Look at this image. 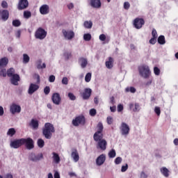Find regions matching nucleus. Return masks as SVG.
<instances>
[{"instance_id":"62","label":"nucleus","mask_w":178,"mask_h":178,"mask_svg":"<svg viewBox=\"0 0 178 178\" xmlns=\"http://www.w3.org/2000/svg\"><path fill=\"white\" fill-rule=\"evenodd\" d=\"M122 111H123V105L119 104L118 106V112H122Z\"/></svg>"},{"instance_id":"60","label":"nucleus","mask_w":178,"mask_h":178,"mask_svg":"<svg viewBox=\"0 0 178 178\" xmlns=\"http://www.w3.org/2000/svg\"><path fill=\"white\" fill-rule=\"evenodd\" d=\"M20 35H22V31L20 30L17 31V32L15 33L16 38H20Z\"/></svg>"},{"instance_id":"31","label":"nucleus","mask_w":178,"mask_h":178,"mask_svg":"<svg viewBox=\"0 0 178 178\" xmlns=\"http://www.w3.org/2000/svg\"><path fill=\"white\" fill-rule=\"evenodd\" d=\"M160 171L165 177H169V170L166 167L161 168Z\"/></svg>"},{"instance_id":"15","label":"nucleus","mask_w":178,"mask_h":178,"mask_svg":"<svg viewBox=\"0 0 178 178\" xmlns=\"http://www.w3.org/2000/svg\"><path fill=\"white\" fill-rule=\"evenodd\" d=\"M40 15H48L50 12L49 6L48 4H43L40 7Z\"/></svg>"},{"instance_id":"4","label":"nucleus","mask_w":178,"mask_h":178,"mask_svg":"<svg viewBox=\"0 0 178 178\" xmlns=\"http://www.w3.org/2000/svg\"><path fill=\"white\" fill-rule=\"evenodd\" d=\"M47 31L44 29L40 27L35 32V38L37 40H44L45 37H47Z\"/></svg>"},{"instance_id":"16","label":"nucleus","mask_w":178,"mask_h":178,"mask_svg":"<svg viewBox=\"0 0 178 178\" xmlns=\"http://www.w3.org/2000/svg\"><path fill=\"white\" fill-rule=\"evenodd\" d=\"M106 161V156L105 154H101L96 159V164L97 166H101L105 163Z\"/></svg>"},{"instance_id":"18","label":"nucleus","mask_w":178,"mask_h":178,"mask_svg":"<svg viewBox=\"0 0 178 178\" xmlns=\"http://www.w3.org/2000/svg\"><path fill=\"white\" fill-rule=\"evenodd\" d=\"M38 88H40L38 85L35 83H31L28 90V94H29V95H33V93L35 92Z\"/></svg>"},{"instance_id":"28","label":"nucleus","mask_w":178,"mask_h":178,"mask_svg":"<svg viewBox=\"0 0 178 178\" xmlns=\"http://www.w3.org/2000/svg\"><path fill=\"white\" fill-rule=\"evenodd\" d=\"M1 19L3 20V22H6V20L9 19V11L7 10H3L1 12Z\"/></svg>"},{"instance_id":"50","label":"nucleus","mask_w":178,"mask_h":178,"mask_svg":"<svg viewBox=\"0 0 178 178\" xmlns=\"http://www.w3.org/2000/svg\"><path fill=\"white\" fill-rule=\"evenodd\" d=\"M50 92H51V88H49V86H46L44 88V92L45 95H48V94H49Z\"/></svg>"},{"instance_id":"63","label":"nucleus","mask_w":178,"mask_h":178,"mask_svg":"<svg viewBox=\"0 0 178 178\" xmlns=\"http://www.w3.org/2000/svg\"><path fill=\"white\" fill-rule=\"evenodd\" d=\"M1 6H2V8H8V2L5 1H2Z\"/></svg>"},{"instance_id":"44","label":"nucleus","mask_w":178,"mask_h":178,"mask_svg":"<svg viewBox=\"0 0 178 178\" xmlns=\"http://www.w3.org/2000/svg\"><path fill=\"white\" fill-rule=\"evenodd\" d=\"M83 40L85 41H90L91 40V34H90V33H85L83 35Z\"/></svg>"},{"instance_id":"23","label":"nucleus","mask_w":178,"mask_h":178,"mask_svg":"<svg viewBox=\"0 0 178 178\" xmlns=\"http://www.w3.org/2000/svg\"><path fill=\"white\" fill-rule=\"evenodd\" d=\"M93 138L96 142L101 141V140H104V135L102 134V132L97 131L94 134Z\"/></svg>"},{"instance_id":"38","label":"nucleus","mask_w":178,"mask_h":178,"mask_svg":"<svg viewBox=\"0 0 178 178\" xmlns=\"http://www.w3.org/2000/svg\"><path fill=\"white\" fill-rule=\"evenodd\" d=\"M136 91V90L134 87H127L125 88V92H131L132 94H134Z\"/></svg>"},{"instance_id":"30","label":"nucleus","mask_w":178,"mask_h":178,"mask_svg":"<svg viewBox=\"0 0 178 178\" xmlns=\"http://www.w3.org/2000/svg\"><path fill=\"white\" fill-rule=\"evenodd\" d=\"M29 62H30V56H28L27 54H24L22 55V63H24V65H27Z\"/></svg>"},{"instance_id":"22","label":"nucleus","mask_w":178,"mask_h":178,"mask_svg":"<svg viewBox=\"0 0 178 178\" xmlns=\"http://www.w3.org/2000/svg\"><path fill=\"white\" fill-rule=\"evenodd\" d=\"M29 126L31 129H33V130H37L39 126L38 120L32 119L29 123Z\"/></svg>"},{"instance_id":"58","label":"nucleus","mask_w":178,"mask_h":178,"mask_svg":"<svg viewBox=\"0 0 178 178\" xmlns=\"http://www.w3.org/2000/svg\"><path fill=\"white\" fill-rule=\"evenodd\" d=\"M99 39L100 41H105V40H106V35H105V34H101L99 37Z\"/></svg>"},{"instance_id":"53","label":"nucleus","mask_w":178,"mask_h":178,"mask_svg":"<svg viewBox=\"0 0 178 178\" xmlns=\"http://www.w3.org/2000/svg\"><path fill=\"white\" fill-rule=\"evenodd\" d=\"M154 112L156 113L157 116H159L161 115V108L156 106L154 108Z\"/></svg>"},{"instance_id":"3","label":"nucleus","mask_w":178,"mask_h":178,"mask_svg":"<svg viewBox=\"0 0 178 178\" xmlns=\"http://www.w3.org/2000/svg\"><path fill=\"white\" fill-rule=\"evenodd\" d=\"M120 130L122 136L127 137L130 133V127L129 124H127V123L122 122L120 127Z\"/></svg>"},{"instance_id":"6","label":"nucleus","mask_w":178,"mask_h":178,"mask_svg":"<svg viewBox=\"0 0 178 178\" xmlns=\"http://www.w3.org/2000/svg\"><path fill=\"white\" fill-rule=\"evenodd\" d=\"M44 155L42 153H40L38 154H35V153H31L29 155V160L31 162H38L41 161V159H43Z\"/></svg>"},{"instance_id":"32","label":"nucleus","mask_w":178,"mask_h":178,"mask_svg":"<svg viewBox=\"0 0 178 178\" xmlns=\"http://www.w3.org/2000/svg\"><path fill=\"white\" fill-rule=\"evenodd\" d=\"M16 134V130L15 128H10L8 129L7 132V136H9L10 137H13Z\"/></svg>"},{"instance_id":"61","label":"nucleus","mask_w":178,"mask_h":178,"mask_svg":"<svg viewBox=\"0 0 178 178\" xmlns=\"http://www.w3.org/2000/svg\"><path fill=\"white\" fill-rule=\"evenodd\" d=\"M129 8H130V3L127 1L124 3V9H129Z\"/></svg>"},{"instance_id":"7","label":"nucleus","mask_w":178,"mask_h":178,"mask_svg":"<svg viewBox=\"0 0 178 178\" xmlns=\"http://www.w3.org/2000/svg\"><path fill=\"white\" fill-rule=\"evenodd\" d=\"M24 140L23 138L21 139H15L14 140L10 141V147L11 148H14L15 149H17V148H20L22 145H23V142Z\"/></svg>"},{"instance_id":"13","label":"nucleus","mask_w":178,"mask_h":178,"mask_svg":"<svg viewBox=\"0 0 178 178\" xmlns=\"http://www.w3.org/2000/svg\"><path fill=\"white\" fill-rule=\"evenodd\" d=\"M92 92V90L90 88H86L83 90L82 92V98L83 99H89L91 97V93Z\"/></svg>"},{"instance_id":"42","label":"nucleus","mask_w":178,"mask_h":178,"mask_svg":"<svg viewBox=\"0 0 178 178\" xmlns=\"http://www.w3.org/2000/svg\"><path fill=\"white\" fill-rule=\"evenodd\" d=\"M24 17L25 19H30V17H31V12H30V11H24Z\"/></svg>"},{"instance_id":"37","label":"nucleus","mask_w":178,"mask_h":178,"mask_svg":"<svg viewBox=\"0 0 178 178\" xmlns=\"http://www.w3.org/2000/svg\"><path fill=\"white\" fill-rule=\"evenodd\" d=\"M13 26L14 27H20L22 26V22L19 19H15L13 21Z\"/></svg>"},{"instance_id":"45","label":"nucleus","mask_w":178,"mask_h":178,"mask_svg":"<svg viewBox=\"0 0 178 178\" xmlns=\"http://www.w3.org/2000/svg\"><path fill=\"white\" fill-rule=\"evenodd\" d=\"M154 73L155 76H159L161 74V70L158 68V67H154Z\"/></svg>"},{"instance_id":"27","label":"nucleus","mask_w":178,"mask_h":178,"mask_svg":"<svg viewBox=\"0 0 178 178\" xmlns=\"http://www.w3.org/2000/svg\"><path fill=\"white\" fill-rule=\"evenodd\" d=\"M36 67L37 69H45V67H47V65L45 64V63H42V60L39 59L36 61Z\"/></svg>"},{"instance_id":"33","label":"nucleus","mask_w":178,"mask_h":178,"mask_svg":"<svg viewBox=\"0 0 178 178\" xmlns=\"http://www.w3.org/2000/svg\"><path fill=\"white\" fill-rule=\"evenodd\" d=\"M159 44H160L161 45H164V44H165V36L163 35H160L159 38H158V40H157Z\"/></svg>"},{"instance_id":"34","label":"nucleus","mask_w":178,"mask_h":178,"mask_svg":"<svg viewBox=\"0 0 178 178\" xmlns=\"http://www.w3.org/2000/svg\"><path fill=\"white\" fill-rule=\"evenodd\" d=\"M83 26L86 29H91L92 27V22L91 21H86L83 23Z\"/></svg>"},{"instance_id":"9","label":"nucleus","mask_w":178,"mask_h":178,"mask_svg":"<svg viewBox=\"0 0 178 178\" xmlns=\"http://www.w3.org/2000/svg\"><path fill=\"white\" fill-rule=\"evenodd\" d=\"M24 140L23 145H25L26 149H33L34 148V140L31 138H22Z\"/></svg>"},{"instance_id":"8","label":"nucleus","mask_w":178,"mask_h":178,"mask_svg":"<svg viewBox=\"0 0 178 178\" xmlns=\"http://www.w3.org/2000/svg\"><path fill=\"white\" fill-rule=\"evenodd\" d=\"M62 33L65 40L70 41L74 38V32L73 31L63 29Z\"/></svg>"},{"instance_id":"48","label":"nucleus","mask_w":178,"mask_h":178,"mask_svg":"<svg viewBox=\"0 0 178 178\" xmlns=\"http://www.w3.org/2000/svg\"><path fill=\"white\" fill-rule=\"evenodd\" d=\"M140 111V104L138 103H136L134 105V108H133L134 112H139Z\"/></svg>"},{"instance_id":"19","label":"nucleus","mask_w":178,"mask_h":178,"mask_svg":"<svg viewBox=\"0 0 178 178\" xmlns=\"http://www.w3.org/2000/svg\"><path fill=\"white\" fill-rule=\"evenodd\" d=\"M10 77L11 83H13V86H19V81H20V76H19L17 74H15Z\"/></svg>"},{"instance_id":"25","label":"nucleus","mask_w":178,"mask_h":178,"mask_svg":"<svg viewBox=\"0 0 178 178\" xmlns=\"http://www.w3.org/2000/svg\"><path fill=\"white\" fill-rule=\"evenodd\" d=\"M71 158H72L74 162H79L80 156H79V152L76 149L72 152Z\"/></svg>"},{"instance_id":"59","label":"nucleus","mask_w":178,"mask_h":178,"mask_svg":"<svg viewBox=\"0 0 178 178\" xmlns=\"http://www.w3.org/2000/svg\"><path fill=\"white\" fill-rule=\"evenodd\" d=\"M49 83H54L55 81V76L54 75H51L49 77Z\"/></svg>"},{"instance_id":"2","label":"nucleus","mask_w":178,"mask_h":178,"mask_svg":"<svg viewBox=\"0 0 178 178\" xmlns=\"http://www.w3.org/2000/svg\"><path fill=\"white\" fill-rule=\"evenodd\" d=\"M139 74L143 79H149L151 76V70L147 65H143L138 67Z\"/></svg>"},{"instance_id":"52","label":"nucleus","mask_w":178,"mask_h":178,"mask_svg":"<svg viewBox=\"0 0 178 178\" xmlns=\"http://www.w3.org/2000/svg\"><path fill=\"white\" fill-rule=\"evenodd\" d=\"M152 35L154 38H158V33L156 32V30L155 29H152Z\"/></svg>"},{"instance_id":"56","label":"nucleus","mask_w":178,"mask_h":178,"mask_svg":"<svg viewBox=\"0 0 178 178\" xmlns=\"http://www.w3.org/2000/svg\"><path fill=\"white\" fill-rule=\"evenodd\" d=\"M156 43V38H152L149 40V44H152V45H155Z\"/></svg>"},{"instance_id":"55","label":"nucleus","mask_w":178,"mask_h":178,"mask_svg":"<svg viewBox=\"0 0 178 178\" xmlns=\"http://www.w3.org/2000/svg\"><path fill=\"white\" fill-rule=\"evenodd\" d=\"M107 123L108 124H112L113 123V118L111 116L107 117Z\"/></svg>"},{"instance_id":"51","label":"nucleus","mask_w":178,"mask_h":178,"mask_svg":"<svg viewBox=\"0 0 178 178\" xmlns=\"http://www.w3.org/2000/svg\"><path fill=\"white\" fill-rule=\"evenodd\" d=\"M62 84H64L65 86H67V84H69V79H67V77L63 78Z\"/></svg>"},{"instance_id":"40","label":"nucleus","mask_w":178,"mask_h":178,"mask_svg":"<svg viewBox=\"0 0 178 178\" xmlns=\"http://www.w3.org/2000/svg\"><path fill=\"white\" fill-rule=\"evenodd\" d=\"M104 130V125L102 124V122H99L97 124V131H99V133H102Z\"/></svg>"},{"instance_id":"11","label":"nucleus","mask_w":178,"mask_h":178,"mask_svg":"<svg viewBox=\"0 0 178 178\" xmlns=\"http://www.w3.org/2000/svg\"><path fill=\"white\" fill-rule=\"evenodd\" d=\"M145 23V22L143 18H136L134 19V26L138 30L144 26Z\"/></svg>"},{"instance_id":"64","label":"nucleus","mask_w":178,"mask_h":178,"mask_svg":"<svg viewBox=\"0 0 178 178\" xmlns=\"http://www.w3.org/2000/svg\"><path fill=\"white\" fill-rule=\"evenodd\" d=\"M147 177H148V176L147 175V174H145V172H142L140 173V178H147Z\"/></svg>"},{"instance_id":"12","label":"nucleus","mask_w":178,"mask_h":178,"mask_svg":"<svg viewBox=\"0 0 178 178\" xmlns=\"http://www.w3.org/2000/svg\"><path fill=\"white\" fill-rule=\"evenodd\" d=\"M29 8V1L27 0H19L17 8L19 10H23Z\"/></svg>"},{"instance_id":"21","label":"nucleus","mask_w":178,"mask_h":178,"mask_svg":"<svg viewBox=\"0 0 178 178\" xmlns=\"http://www.w3.org/2000/svg\"><path fill=\"white\" fill-rule=\"evenodd\" d=\"M90 5L95 9H99L101 8V0H90Z\"/></svg>"},{"instance_id":"43","label":"nucleus","mask_w":178,"mask_h":178,"mask_svg":"<svg viewBox=\"0 0 178 178\" xmlns=\"http://www.w3.org/2000/svg\"><path fill=\"white\" fill-rule=\"evenodd\" d=\"M8 74V71H6V69H2L0 71V76L2 77H6V75Z\"/></svg>"},{"instance_id":"10","label":"nucleus","mask_w":178,"mask_h":178,"mask_svg":"<svg viewBox=\"0 0 178 178\" xmlns=\"http://www.w3.org/2000/svg\"><path fill=\"white\" fill-rule=\"evenodd\" d=\"M10 112L13 115H15V113H20V112H22V107L19 105L13 103L10 106Z\"/></svg>"},{"instance_id":"24","label":"nucleus","mask_w":178,"mask_h":178,"mask_svg":"<svg viewBox=\"0 0 178 178\" xmlns=\"http://www.w3.org/2000/svg\"><path fill=\"white\" fill-rule=\"evenodd\" d=\"M9 63V59L6 57H3L0 59V69H3V67H6L8 63Z\"/></svg>"},{"instance_id":"14","label":"nucleus","mask_w":178,"mask_h":178,"mask_svg":"<svg viewBox=\"0 0 178 178\" xmlns=\"http://www.w3.org/2000/svg\"><path fill=\"white\" fill-rule=\"evenodd\" d=\"M51 101L55 105H60V95L59 93L56 92L52 95Z\"/></svg>"},{"instance_id":"36","label":"nucleus","mask_w":178,"mask_h":178,"mask_svg":"<svg viewBox=\"0 0 178 178\" xmlns=\"http://www.w3.org/2000/svg\"><path fill=\"white\" fill-rule=\"evenodd\" d=\"M38 146L39 147V148H43L44 146L45 145V142L44 141V140L40 138L38 140Z\"/></svg>"},{"instance_id":"26","label":"nucleus","mask_w":178,"mask_h":178,"mask_svg":"<svg viewBox=\"0 0 178 178\" xmlns=\"http://www.w3.org/2000/svg\"><path fill=\"white\" fill-rule=\"evenodd\" d=\"M52 159H53V162L54 163H56L57 165L58 163H60V157L59 156V154H58L56 152H53L52 153Z\"/></svg>"},{"instance_id":"39","label":"nucleus","mask_w":178,"mask_h":178,"mask_svg":"<svg viewBox=\"0 0 178 178\" xmlns=\"http://www.w3.org/2000/svg\"><path fill=\"white\" fill-rule=\"evenodd\" d=\"M116 156V151L113 149H112L109 152H108V157L109 158H115Z\"/></svg>"},{"instance_id":"35","label":"nucleus","mask_w":178,"mask_h":178,"mask_svg":"<svg viewBox=\"0 0 178 178\" xmlns=\"http://www.w3.org/2000/svg\"><path fill=\"white\" fill-rule=\"evenodd\" d=\"M15 74H15V70L13 69V67H11L9 70H8L7 76L8 77H12Z\"/></svg>"},{"instance_id":"47","label":"nucleus","mask_w":178,"mask_h":178,"mask_svg":"<svg viewBox=\"0 0 178 178\" xmlns=\"http://www.w3.org/2000/svg\"><path fill=\"white\" fill-rule=\"evenodd\" d=\"M63 55L65 59L72 58V53L70 51H65Z\"/></svg>"},{"instance_id":"41","label":"nucleus","mask_w":178,"mask_h":178,"mask_svg":"<svg viewBox=\"0 0 178 178\" xmlns=\"http://www.w3.org/2000/svg\"><path fill=\"white\" fill-rule=\"evenodd\" d=\"M85 81L86 83H90V81H91V73L88 72L86 74L85 76Z\"/></svg>"},{"instance_id":"54","label":"nucleus","mask_w":178,"mask_h":178,"mask_svg":"<svg viewBox=\"0 0 178 178\" xmlns=\"http://www.w3.org/2000/svg\"><path fill=\"white\" fill-rule=\"evenodd\" d=\"M90 116H95V115H97V110H95V108L90 109Z\"/></svg>"},{"instance_id":"49","label":"nucleus","mask_w":178,"mask_h":178,"mask_svg":"<svg viewBox=\"0 0 178 178\" xmlns=\"http://www.w3.org/2000/svg\"><path fill=\"white\" fill-rule=\"evenodd\" d=\"M68 97L71 101H76V97L74 96V94L72 92L68 93Z\"/></svg>"},{"instance_id":"29","label":"nucleus","mask_w":178,"mask_h":178,"mask_svg":"<svg viewBox=\"0 0 178 178\" xmlns=\"http://www.w3.org/2000/svg\"><path fill=\"white\" fill-rule=\"evenodd\" d=\"M106 67L107 69H112L113 67V58L112 57H109L108 60L106 61Z\"/></svg>"},{"instance_id":"57","label":"nucleus","mask_w":178,"mask_h":178,"mask_svg":"<svg viewBox=\"0 0 178 178\" xmlns=\"http://www.w3.org/2000/svg\"><path fill=\"white\" fill-rule=\"evenodd\" d=\"M127 169H129V165L127 164H126L125 165H122L121 168V172H126V170H127Z\"/></svg>"},{"instance_id":"20","label":"nucleus","mask_w":178,"mask_h":178,"mask_svg":"<svg viewBox=\"0 0 178 178\" xmlns=\"http://www.w3.org/2000/svg\"><path fill=\"white\" fill-rule=\"evenodd\" d=\"M79 64L82 69H86L87 65H88V60L86 58L81 57L79 59Z\"/></svg>"},{"instance_id":"5","label":"nucleus","mask_w":178,"mask_h":178,"mask_svg":"<svg viewBox=\"0 0 178 178\" xmlns=\"http://www.w3.org/2000/svg\"><path fill=\"white\" fill-rule=\"evenodd\" d=\"M72 124L75 127L80 126V124L84 125L86 124V118L83 115H79L72 120Z\"/></svg>"},{"instance_id":"1","label":"nucleus","mask_w":178,"mask_h":178,"mask_svg":"<svg viewBox=\"0 0 178 178\" xmlns=\"http://www.w3.org/2000/svg\"><path fill=\"white\" fill-rule=\"evenodd\" d=\"M42 133L45 138L51 140V138H52V134L55 133V127H54V124L49 122L45 123Z\"/></svg>"},{"instance_id":"46","label":"nucleus","mask_w":178,"mask_h":178,"mask_svg":"<svg viewBox=\"0 0 178 178\" xmlns=\"http://www.w3.org/2000/svg\"><path fill=\"white\" fill-rule=\"evenodd\" d=\"M122 161H123L122 157H117L115 159L114 163H115V165H120V163H122Z\"/></svg>"},{"instance_id":"17","label":"nucleus","mask_w":178,"mask_h":178,"mask_svg":"<svg viewBox=\"0 0 178 178\" xmlns=\"http://www.w3.org/2000/svg\"><path fill=\"white\" fill-rule=\"evenodd\" d=\"M106 145H108V143L105 139L97 141V148H99L102 151L106 149Z\"/></svg>"}]
</instances>
